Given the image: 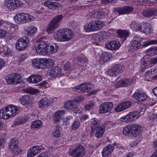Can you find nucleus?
<instances>
[{"instance_id": "1", "label": "nucleus", "mask_w": 157, "mask_h": 157, "mask_svg": "<svg viewBox=\"0 0 157 157\" xmlns=\"http://www.w3.org/2000/svg\"><path fill=\"white\" fill-rule=\"evenodd\" d=\"M71 31L67 29H60L56 31L54 34L55 39L60 42H66L69 41L73 37Z\"/></svg>"}, {"instance_id": "2", "label": "nucleus", "mask_w": 157, "mask_h": 157, "mask_svg": "<svg viewBox=\"0 0 157 157\" xmlns=\"http://www.w3.org/2000/svg\"><path fill=\"white\" fill-rule=\"evenodd\" d=\"M143 128L141 126L132 124L125 127L123 129V132L126 135L135 137L140 134Z\"/></svg>"}, {"instance_id": "3", "label": "nucleus", "mask_w": 157, "mask_h": 157, "mask_svg": "<svg viewBox=\"0 0 157 157\" xmlns=\"http://www.w3.org/2000/svg\"><path fill=\"white\" fill-rule=\"evenodd\" d=\"M63 17V16L61 14L55 16L49 23L46 29L47 32L49 33H51L54 30L57 28Z\"/></svg>"}, {"instance_id": "4", "label": "nucleus", "mask_w": 157, "mask_h": 157, "mask_svg": "<svg viewBox=\"0 0 157 157\" xmlns=\"http://www.w3.org/2000/svg\"><path fill=\"white\" fill-rule=\"evenodd\" d=\"M69 155L72 157H82L86 154L84 147L79 144L75 148L70 149Z\"/></svg>"}, {"instance_id": "5", "label": "nucleus", "mask_w": 157, "mask_h": 157, "mask_svg": "<svg viewBox=\"0 0 157 157\" xmlns=\"http://www.w3.org/2000/svg\"><path fill=\"white\" fill-rule=\"evenodd\" d=\"M48 46V41L41 39L36 42L34 50L39 55H44L45 50H46Z\"/></svg>"}, {"instance_id": "6", "label": "nucleus", "mask_w": 157, "mask_h": 157, "mask_svg": "<svg viewBox=\"0 0 157 157\" xmlns=\"http://www.w3.org/2000/svg\"><path fill=\"white\" fill-rule=\"evenodd\" d=\"M21 75L18 74H11L5 77L6 82L11 84L20 83L21 81Z\"/></svg>"}, {"instance_id": "7", "label": "nucleus", "mask_w": 157, "mask_h": 157, "mask_svg": "<svg viewBox=\"0 0 157 157\" xmlns=\"http://www.w3.org/2000/svg\"><path fill=\"white\" fill-rule=\"evenodd\" d=\"M29 14L25 13H21L16 14L14 17V21L18 24L27 22L29 20Z\"/></svg>"}, {"instance_id": "8", "label": "nucleus", "mask_w": 157, "mask_h": 157, "mask_svg": "<svg viewBox=\"0 0 157 157\" xmlns=\"http://www.w3.org/2000/svg\"><path fill=\"white\" fill-rule=\"evenodd\" d=\"M29 40L28 37H23L17 41L16 45V49L19 51L24 50L28 45Z\"/></svg>"}, {"instance_id": "9", "label": "nucleus", "mask_w": 157, "mask_h": 157, "mask_svg": "<svg viewBox=\"0 0 157 157\" xmlns=\"http://www.w3.org/2000/svg\"><path fill=\"white\" fill-rule=\"evenodd\" d=\"M149 61L147 59L143 58L141 60V64L140 67L143 71L147 68L148 67H151V65H154L157 63V56L152 58Z\"/></svg>"}, {"instance_id": "10", "label": "nucleus", "mask_w": 157, "mask_h": 157, "mask_svg": "<svg viewBox=\"0 0 157 157\" xmlns=\"http://www.w3.org/2000/svg\"><path fill=\"white\" fill-rule=\"evenodd\" d=\"M113 106V104L111 102H104L100 105L99 113L100 114H103L109 112Z\"/></svg>"}, {"instance_id": "11", "label": "nucleus", "mask_w": 157, "mask_h": 157, "mask_svg": "<svg viewBox=\"0 0 157 157\" xmlns=\"http://www.w3.org/2000/svg\"><path fill=\"white\" fill-rule=\"evenodd\" d=\"M140 117V114L138 112L135 111L130 112L126 116L121 118L122 121L125 122H131L133 120L138 119Z\"/></svg>"}, {"instance_id": "12", "label": "nucleus", "mask_w": 157, "mask_h": 157, "mask_svg": "<svg viewBox=\"0 0 157 157\" xmlns=\"http://www.w3.org/2000/svg\"><path fill=\"white\" fill-rule=\"evenodd\" d=\"M21 103L27 108H31L33 104L32 96L29 95H24L20 98Z\"/></svg>"}, {"instance_id": "13", "label": "nucleus", "mask_w": 157, "mask_h": 157, "mask_svg": "<svg viewBox=\"0 0 157 157\" xmlns=\"http://www.w3.org/2000/svg\"><path fill=\"white\" fill-rule=\"evenodd\" d=\"M5 109L7 112L9 118L15 116L18 113V108L17 106L11 105L5 107Z\"/></svg>"}, {"instance_id": "14", "label": "nucleus", "mask_w": 157, "mask_h": 157, "mask_svg": "<svg viewBox=\"0 0 157 157\" xmlns=\"http://www.w3.org/2000/svg\"><path fill=\"white\" fill-rule=\"evenodd\" d=\"M92 84L90 82H85L78 85L74 87L76 90H80L82 92H88L91 90Z\"/></svg>"}, {"instance_id": "15", "label": "nucleus", "mask_w": 157, "mask_h": 157, "mask_svg": "<svg viewBox=\"0 0 157 157\" xmlns=\"http://www.w3.org/2000/svg\"><path fill=\"white\" fill-rule=\"evenodd\" d=\"M64 106L65 108L69 109L75 113L79 112V109L78 107L76 105L74 101L69 100L65 103Z\"/></svg>"}, {"instance_id": "16", "label": "nucleus", "mask_w": 157, "mask_h": 157, "mask_svg": "<svg viewBox=\"0 0 157 157\" xmlns=\"http://www.w3.org/2000/svg\"><path fill=\"white\" fill-rule=\"evenodd\" d=\"M120 46V43L117 41H108L105 43V47L111 50H117Z\"/></svg>"}, {"instance_id": "17", "label": "nucleus", "mask_w": 157, "mask_h": 157, "mask_svg": "<svg viewBox=\"0 0 157 157\" xmlns=\"http://www.w3.org/2000/svg\"><path fill=\"white\" fill-rule=\"evenodd\" d=\"M43 147L41 145L40 146L37 145L31 147L28 152L27 156L28 157H32L36 154L40 152Z\"/></svg>"}, {"instance_id": "18", "label": "nucleus", "mask_w": 157, "mask_h": 157, "mask_svg": "<svg viewBox=\"0 0 157 157\" xmlns=\"http://www.w3.org/2000/svg\"><path fill=\"white\" fill-rule=\"evenodd\" d=\"M132 97L140 101H143L147 98V95L139 90H137L132 95Z\"/></svg>"}, {"instance_id": "19", "label": "nucleus", "mask_w": 157, "mask_h": 157, "mask_svg": "<svg viewBox=\"0 0 157 157\" xmlns=\"http://www.w3.org/2000/svg\"><path fill=\"white\" fill-rule=\"evenodd\" d=\"M141 38L139 36H135L131 41V47H132L135 49L140 48L141 45Z\"/></svg>"}, {"instance_id": "20", "label": "nucleus", "mask_w": 157, "mask_h": 157, "mask_svg": "<svg viewBox=\"0 0 157 157\" xmlns=\"http://www.w3.org/2000/svg\"><path fill=\"white\" fill-rule=\"evenodd\" d=\"M132 105L131 102L129 101H124L117 105L115 108V110L117 112H120L130 107Z\"/></svg>"}, {"instance_id": "21", "label": "nucleus", "mask_w": 157, "mask_h": 157, "mask_svg": "<svg viewBox=\"0 0 157 157\" xmlns=\"http://www.w3.org/2000/svg\"><path fill=\"white\" fill-rule=\"evenodd\" d=\"M58 49V45L56 43L53 44L50 46L48 45L46 50H45V54H52L56 52Z\"/></svg>"}, {"instance_id": "22", "label": "nucleus", "mask_w": 157, "mask_h": 157, "mask_svg": "<svg viewBox=\"0 0 157 157\" xmlns=\"http://www.w3.org/2000/svg\"><path fill=\"white\" fill-rule=\"evenodd\" d=\"M91 122V132H94L95 130L99 129V128H101L103 125L101 124L100 121L96 118L92 119Z\"/></svg>"}, {"instance_id": "23", "label": "nucleus", "mask_w": 157, "mask_h": 157, "mask_svg": "<svg viewBox=\"0 0 157 157\" xmlns=\"http://www.w3.org/2000/svg\"><path fill=\"white\" fill-rule=\"evenodd\" d=\"M133 10V8L131 6H126L122 8H118L116 9L115 11L119 13V14H123L132 12Z\"/></svg>"}, {"instance_id": "24", "label": "nucleus", "mask_w": 157, "mask_h": 157, "mask_svg": "<svg viewBox=\"0 0 157 157\" xmlns=\"http://www.w3.org/2000/svg\"><path fill=\"white\" fill-rule=\"evenodd\" d=\"M114 148L113 144H109L105 146L102 152V156H109L113 151Z\"/></svg>"}, {"instance_id": "25", "label": "nucleus", "mask_w": 157, "mask_h": 157, "mask_svg": "<svg viewBox=\"0 0 157 157\" xmlns=\"http://www.w3.org/2000/svg\"><path fill=\"white\" fill-rule=\"evenodd\" d=\"M143 15L146 17H149L157 14V10L154 9H146L142 12Z\"/></svg>"}, {"instance_id": "26", "label": "nucleus", "mask_w": 157, "mask_h": 157, "mask_svg": "<svg viewBox=\"0 0 157 157\" xmlns=\"http://www.w3.org/2000/svg\"><path fill=\"white\" fill-rule=\"evenodd\" d=\"M37 28L36 27L29 26L25 30V35L28 37H31L36 33Z\"/></svg>"}, {"instance_id": "27", "label": "nucleus", "mask_w": 157, "mask_h": 157, "mask_svg": "<svg viewBox=\"0 0 157 157\" xmlns=\"http://www.w3.org/2000/svg\"><path fill=\"white\" fill-rule=\"evenodd\" d=\"M43 67L48 68L52 67L54 64V62L53 60L50 58H43Z\"/></svg>"}, {"instance_id": "28", "label": "nucleus", "mask_w": 157, "mask_h": 157, "mask_svg": "<svg viewBox=\"0 0 157 157\" xmlns=\"http://www.w3.org/2000/svg\"><path fill=\"white\" fill-rule=\"evenodd\" d=\"M64 113V111L63 110H59L56 112L53 117V122L55 123L59 122Z\"/></svg>"}, {"instance_id": "29", "label": "nucleus", "mask_w": 157, "mask_h": 157, "mask_svg": "<svg viewBox=\"0 0 157 157\" xmlns=\"http://www.w3.org/2000/svg\"><path fill=\"white\" fill-rule=\"evenodd\" d=\"M42 80L40 75H33L29 77L28 80L31 83H36L40 82Z\"/></svg>"}, {"instance_id": "30", "label": "nucleus", "mask_w": 157, "mask_h": 157, "mask_svg": "<svg viewBox=\"0 0 157 157\" xmlns=\"http://www.w3.org/2000/svg\"><path fill=\"white\" fill-rule=\"evenodd\" d=\"M43 58L34 59L32 60V65L38 68L43 69Z\"/></svg>"}, {"instance_id": "31", "label": "nucleus", "mask_w": 157, "mask_h": 157, "mask_svg": "<svg viewBox=\"0 0 157 157\" xmlns=\"http://www.w3.org/2000/svg\"><path fill=\"white\" fill-rule=\"evenodd\" d=\"M117 34L119 37L121 39L122 41V42L124 41L129 35L128 31L121 29L119 30L118 31Z\"/></svg>"}, {"instance_id": "32", "label": "nucleus", "mask_w": 157, "mask_h": 157, "mask_svg": "<svg viewBox=\"0 0 157 157\" xmlns=\"http://www.w3.org/2000/svg\"><path fill=\"white\" fill-rule=\"evenodd\" d=\"M9 146L12 151H16L19 148L18 141L16 139H12L9 142Z\"/></svg>"}, {"instance_id": "33", "label": "nucleus", "mask_w": 157, "mask_h": 157, "mask_svg": "<svg viewBox=\"0 0 157 157\" xmlns=\"http://www.w3.org/2000/svg\"><path fill=\"white\" fill-rule=\"evenodd\" d=\"M142 26L143 25H141L138 21H135L132 22L130 25L132 29L136 31H141Z\"/></svg>"}, {"instance_id": "34", "label": "nucleus", "mask_w": 157, "mask_h": 157, "mask_svg": "<svg viewBox=\"0 0 157 157\" xmlns=\"http://www.w3.org/2000/svg\"><path fill=\"white\" fill-rule=\"evenodd\" d=\"M51 101L48 98H44L40 100L38 102V105L39 107H45L48 106L51 104Z\"/></svg>"}, {"instance_id": "35", "label": "nucleus", "mask_w": 157, "mask_h": 157, "mask_svg": "<svg viewBox=\"0 0 157 157\" xmlns=\"http://www.w3.org/2000/svg\"><path fill=\"white\" fill-rule=\"evenodd\" d=\"M94 31L102 29L105 25L104 23L101 21H92Z\"/></svg>"}, {"instance_id": "36", "label": "nucleus", "mask_w": 157, "mask_h": 157, "mask_svg": "<svg viewBox=\"0 0 157 157\" xmlns=\"http://www.w3.org/2000/svg\"><path fill=\"white\" fill-rule=\"evenodd\" d=\"M61 69L58 67H55L51 69L49 73V75L52 77H55L60 74Z\"/></svg>"}, {"instance_id": "37", "label": "nucleus", "mask_w": 157, "mask_h": 157, "mask_svg": "<svg viewBox=\"0 0 157 157\" xmlns=\"http://www.w3.org/2000/svg\"><path fill=\"white\" fill-rule=\"evenodd\" d=\"M99 129L95 130L94 132H91L92 133H95V136L97 138H100L102 136L105 131V126L103 124L102 127Z\"/></svg>"}, {"instance_id": "38", "label": "nucleus", "mask_w": 157, "mask_h": 157, "mask_svg": "<svg viewBox=\"0 0 157 157\" xmlns=\"http://www.w3.org/2000/svg\"><path fill=\"white\" fill-rule=\"evenodd\" d=\"M29 119V117L27 116H25L23 117H20L16 119L13 122V125L15 126L23 124L25 122Z\"/></svg>"}, {"instance_id": "39", "label": "nucleus", "mask_w": 157, "mask_h": 157, "mask_svg": "<svg viewBox=\"0 0 157 157\" xmlns=\"http://www.w3.org/2000/svg\"><path fill=\"white\" fill-rule=\"evenodd\" d=\"M113 70L115 73H117V75L119 73L122 72L125 69L124 66H122L120 64L115 65L113 68Z\"/></svg>"}, {"instance_id": "40", "label": "nucleus", "mask_w": 157, "mask_h": 157, "mask_svg": "<svg viewBox=\"0 0 157 157\" xmlns=\"http://www.w3.org/2000/svg\"><path fill=\"white\" fill-rule=\"evenodd\" d=\"M3 53L5 55H11L10 50L6 46H0V53Z\"/></svg>"}, {"instance_id": "41", "label": "nucleus", "mask_w": 157, "mask_h": 157, "mask_svg": "<svg viewBox=\"0 0 157 157\" xmlns=\"http://www.w3.org/2000/svg\"><path fill=\"white\" fill-rule=\"evenodd\" d=\"M44 5L50 8L56 9L58 7V4L56 2H52L51 1H47L44 3Z\"/></svg>"}, {"instance_id": "42", "label": "nucleus", "mask_w": 157, "mask_h": 157, "mask_svg": "<svg viewBox=\"0 0 157 157\" xmlns=\"http://www.w3.org/2000/svg\"><path fill=\"white\" fill-rule=\"evenodd\" d=\"M148 25L149 24L148 23H143L141 32H143L146 34H150L151 32V29L148 26Z\"/></svg>"}, {"instance_id": "43", "label": "nucleus", "mask_w": 157, "mask_h": 157, "mask_svg": "<svg viewBox=\"0 0 157 157\" xmlns=\"http://www.w3.org/2000/svg\"><path fill=\"white\" fill-rule=\"evenodd\" d=\"M110 54L108 52H103L100 57V60L103 63L106 62L110 58Z\"/></svg>"}, {"instance_id": "44", "label": "nucleus", "mask_w": 157, "mask_h": 157, "mask_svg": "<svg viewBox=\"0 0 157 157\" xmlns=\"http://www.w3.org/2000/svg\"><path fill=\"white\" fill-rule=\"evenodd\" d=\"M22 90L25 93L32 94H34L38 92V90L34 89L31 87L24 88L22 89Z\"/></svg>"}, {"instance_id": "45", "label": "nucleus", "mask_w": 157, "mask_h": 157, "mask_svg": "<svg viewBox=\"0 0 157 157\" xmlns=\"http://www.w3.org/2000/svg\"><path fill=\"white\" fill-rule=\"evenodd\" d=\"M7 112L6 110L3 109L0 110V119L3 118L4 119H7L9 118L8 115H7Z\"/></svg>"}, {"instance_id": "46", "label": "nucleus", "mask_w": 157, "mask_h": 157, "mask_svg": "<svg viewBox=\"0 0 157 157\" xmlns=\"http://www.w3.org/2000/svg\"><path fill=\"white\" fill-rule=\"evenodd\" d=\"M80 126V122L79 120L75 119L72 123L71 129L75 130L77 129Z\"/></svg>"}, {"instance_id": "47", "label": "nucleus", "mask_w": 157, "mask_h": 157, "mask_svg": "<svg viewBox=\"0 0 157 157\" xmlns=\"http://www.w3.org/2000/svg\"><path fill=\"white\" fill-rule=\"evenodd\" d=\"M84 29L85 31L87 32L94 31L92 21L90 22L87 25L85 26Z\"/></svg>"}, {"instance_id": "48", "label": "nucleus", "mask_w": 157, "mask_h": 157, "mask_svg": "<svg viewBox=\"0 0 157 157\" xmlns=\"http://www.w3.org/2000/svg\"><path fill=\"white\" fill-rule=\"evenodd\" d=\"M14 0H5V4L7 8L12 9L14 8Z\"/></svg>"}, {"instance_id": "49", "label": "nucleus", "mask_w": 157, "mask_h": 157, "mask_svg": "<svg viewBox=\"0 0 157 157\" xmlns=\"http://www.w3.org/2000/svg\"><path fill=\"white\" fill-rule=\"evenodd\" d=\"M42 122L40 120H37L33 122L31 124V127L33 128H37L42 125Z\"/></svg>"}, {"instance_id": "50", "label": "nucleus", "mask_w": 157, "mask_h": 157, "mask_svg": "<svg viewBox=\"0 0 157 157\" xmlns=\"http://www.w3.org/2000/svg\"><path fill=\"white\" fill-rule=\"evenodd\" d=\"M64 67L65 71L73 70L74 69V66L73 64L68 62L66 63Z\"/></svg>"}, {"instance_id": "51", "label": "nucleus", "mask_w": 157, "mask_h": 157, "mask_svg": "<svg viewBox=\"0 0 157 157\" xmlns=\"http://www.w3.org/2000/svg\"><path fill=\"white\" fill-rule=\"evenodd\" d=\"M95 105V104L94 102H90L84 106V109L86 110H89L92 109Z\"/></svg>"}, {"instance_id": "52", "label": "nucleus", "mask_w": 157, "mask_h": 157, "mask_svg": "<svg viewBox=\"0 0 157 157\" xmlns=\"http://www.w3.org/2000/svg\"><path fill=\"white\" fill-rule=\"evenodd\" d=\"M77 64L79 65L82 66L84 63L86 62L87 60L84 59L83 57H78L76 59Z\"/></svg>"}, {"instance_id": "53", "label": "nucleus", "mask_w": 157, "mask_h": 157, "mask_svg": "<svg viewBox=\"0 0 157 157\" xmlns=\"http://www.w3.org/2000/svg\"><path fill=\"white\" fill-rule=\"evenodd\" d=\"M157 44V40H151L144 42V46H146L151 44Z\"/></svg>"}, {"instance_id": "54", "label": "nucleus", "mask_w": 157, "mask_h": 157, "mask_svg": "<svg viewBox=\"0 0 157 157\" xmlns=\"http://www.w3.org/2000/svg\"><path fill=\"white\" fill-rule=\"evenodd\" d=\"M117 73H115V72L113 70V68L112 69H109L106 72V74L108 75H109L110 76L113 77H116L117 75Z\"/></svg>"}, {"instance_id": "55", "label": "nucleus", "mask_w": 157, "mask_h": 157, "mask_svg": "<svg viewBox=\"0 0 157 157\" xmlns=\"http://www.w3.org/2000/svg\"><path fill=\"white\" fill-rule=\"evenodd\" d=\"M23 4L22 2L19 0H14V7H19Z\"/></svg>"}, {"instance_id": "56", "label": "nucleus", "mask_w": 157, "mask_h": 157, "mask_svg": "<svg viewBox=\"0 0 157 157\" xmlns=\"http://www.w3.org/2000/svg\"><path fill=\"white\" fill-rule=\"evenodd\" d=\"M98 35L100 36V38L102 39H106L107 36V33L105 31L101 32L98 33Z\"/></svg>"}, {"instance_id": "57", "label": "nucleus", "mask_w": 157, "mask_h": 157, "mask_svg": "<svg viewBox=\"0 0 157 157\" xmlns=\"http://www.w3.org/2000/svg\"><path fill=\"white\" fill-rule=\"evenodd\" d=\"M84 99V98L83 97H77L74 99V100L72 101H74V103H75V102H80L83 100Z\"/></svg>"}, {"instance_id": "58", "label": "nucleus", "mask_w": 157, "mask_h": 157, "mask_svg": "<svg viewBox=\"0 0 157 157\" xmlns=\"http://www.w3.org/2000/svg\"><path fill=\"white\" fill-rule=\"evenodd\" d=\"M7 33L6 31L3 29H0V38L6 36Z\"/></svg>"}, {"instance_id": "59", "label": "nucleus", "mask_w": 157, "mask_h": 157, "mask_svg": "<svg viewBox=\"0 0 157 157\" xmlns=\"http://www.w3.org/2000/svg\"><path fill=\"white\" fill-rule=\"evenodd\" d=\"M60 135V134L59 131L57 129H55L53 132V136L55 137H59Z\"/></svg>"}, {"instance_id": "60", "label": "nucleus", "mask_w": 157, "mask_h": 157, "mask_svg": "<svg viewBox=\"0 0 157 157\" xmlns=\"http://www.w3.org/2000/svg\"><path fill=\"white\" fill-rule=\"evenodd\" d=\"M105 15L103 11H99L97 13V16L98 18H102Z\"/></svg>"}, {"instance_id": "61", "label": "nucleus", "mask_w": 157, "mask_h": 157, "mask_svg": "<svg viewBox=\"0 0 157 157\" xmlns=\"http://www.w3.org/2000/svg\"><path fill=\"white\" fill-rule=\"evenodd\" d=\"M117 84L119 86H125L124 79L120 80L118 82Z\"/></svg>"}, {"instance_id": "62", "label": "nucleus", "mask_w": 157, "mask_h": 157, "mask_svg": "<svg viewBox=\"0 0 157 157\" xmlns=\"http://www.w3.org/2000/svg\"><path fill=\"white\" fill-rule=\"evenodd\" d=\"M125 86L127 85H129L132 82V80L129 78L124 79Z\"/></svg>"}, {"instance_id": "63", "label": "nucleus", "mask_w": 157, "mask_h": 157, "mask_svg": "<svg viewBox=\"0 0 157 157\" xmlns=\"http://www.w3.org/2000/svg\"><path fill=\"white\" fill-rule=\"evenodd\" d=\"M5 141L3 138H0V149L4 147Z\"/></svg>"}, {"instance_id": "64", "label": "nucleus", "mask_w": 157, "mask_h": 157, "mask_svg": "<svg viewBox=\"0 0 157 157\" xmlns=\"http://www.w3.org/2000/svg\"><path fill=\"white\" fill-rule=\"evenodd\" d=\"M115 0H102L101 2L102 4H108L109 3H113Z\"/></svg>"}]
</instances>
